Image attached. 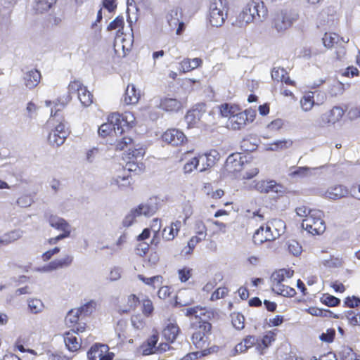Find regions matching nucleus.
I'll return each instance as SVG.
<instances>
[{
  "instance_id": "nucleus-10",
  "label": "nucleus",
  "mask_w": 360,
  "mask_h": 360,
  "mask_svg": "<svg viewBox=\"0 0 360 360\" xmlns=\"http://www.w3.org/2000/svg\"><path fill=\"white\" fill-rule=\"evenodd\" d=\"M162 140L174 146L182 145L187 141L185 134L177 129H170L162 134Z\"/></svg>"
},
{
  "instance_id": "nucleus-7",
  "label": "nucleus",
  "mask_w": 360,
  "mask_h": 360,
  "mask_svg": "<svg viewBox=\"0 0 360 360\" xmlns=\"http://www.w3.org/2000/svg\"><path fill=\"white\" fill-rule=\"evenodd\" d=\"M134 120V116L130 112H125L123 115L113 112L108 118V121L113 127V134L115 136L122 134L124 131V127L127 128Z\"/></svg>"
},
{
  "instance_id": "nucleus-33",
  "label": "nucleus",
  "mask_w": 360,
  "mask_h": 360,
  "mask_svg": "<svg viewBox=\"0 0 360 360\" xmlns=\"http://www.w3.org/2000/svg\"><path fill=\"white\" fill-rule=\"evenodd\" d=\"M22 236V231L21 230H13L8 233H5L0 237V245H6Z\"/></svg>"
},
{
  "instance_id": "nucleus-50",
  "label": "nucleus",
  "mask_w": 360,
  "mask_h": 360,
  "mask_svg": "<svg viewBox=\"0 0 360 360\" xmlns=\"http://www.w3.org/2000/svg\"><path fill=\"white\" fill-rule=\"evenodd\" d=\"M279 288L280 290L273 291L284 297H293L296 293L295 290L294 288H290L284 283L281 284V287Z\"/></svg>"
},
{
  "instance_id": "nucleus-8",
  "label": "nucleus",
  "mask_w": 360,
  "mask_h": 360,
  "mask_svg": "<svg viewBox=\"0 0 360 360\" xmlns=\"http://www.w3.org/2000/svg\"><path fill=\"white\" fill-rule=\"evenodd\" d=\"M69 134L68 129L64 122H60L54 129L49 134L48 141L53 146L58 147L63 145Z\"/></svg>"
},
{
  "instance_id": "nucleus-57",
  "label": "nucleus",
  "mask_w": 360,
  "mask_h": 360,
  "mask_svg": "<svg viewBox=\"0 0 360 360\" xmlns=\"http://www.w3.org/2000/svg\"><path fill=\"white\" fill-rule=\"evenodd\" d=\"M79 315H81L79 310L78 309H71L65 317V322L67 324H73L76 323L78 320Z\"/></svg>"
},
{
  "instance_id": "nucleus-60",
  "label": "nucleus",
  "mask_w": 360,
  "mask_h": 360,
  "mask_svg": "<svg viewBox=\"0 0 360 360\" xmlns=\"http://www.w3.org/2000/svg\"><path fill=\"white\" fill-rule=\"evenodd\" d=\"M245 317L240 314H234L232 316V324L233 327L238 330H241L244 328Z\"/></svg>"
},
{
  "instance_id": "nucleus-30",
  "label": "nucleus",
  "mask_w": 360,
  "mask_h": 360,
  "mask_svg": "<svg viewBox=\"0 0 360 360\" xmlns=\"http://www.w3.org/2000/svg\"><path fill=\"white\" fill-rule=\"evenodd\" d=\"M158 341V334L152 335L146 343L141 345L142 353L143 355H149L156 352L157 347H155Z\"/></svg>"
},
{
  "instance_id": "nucleus-17",
  "label": "nucleus",
  "mask_w": 360,
  "mask_h": 360,
  "mask_svg": "<svg viewBox=\"0 0 360 360\" xmlns=\"http://www.w3.org/2000/svg\"><path fill=\"white\" fill-rule=\"evenodd\" d=\"M199 164L201 165L200 172H202L214 165L219 159V153L215 150H210L209 153L200 155L198 157Z\"/></svg>"
},
{
  "instance_id": "nucleus-43",
  "label": "nucleus",
  "mask_w": 360,
  "mask_h": 360,
  "mask_svg": "<svg viewBox=\"0 0 360 360\" xmlns=\"http://www.w3.org/2000/svg\"><path fill=\"white\" fill-rule=\"evenodd\" d=\"M203 238H201L197 236H194L191 238V239L188 240L187 246H186L182 252H184L186 255H189L192 252L195 247L198 243L203 240Z\"/></svg>"
},
{
  "instance_id": "nucleus-19",
  "label": "nucleus",
  "mask_w": 360,
  "mask_h": 360,
  "mask_svg": "<svg viewBox=\"0 0 360 360\" xmlns=\"http://www.w3.org/2000/svg\"><path fill=\"white\" fill-rule=\"evenodd\" d=\"M23 79L27 88L34 89L40 82L41 73L36 69L31 70L25 74Z\"/></svg>"
},
{
  "instance_id": "nucleus-56",
  "label": "nucleus",
  "mask_w": 360,
  "mask_h": 360,
  "mask_svg": "<svg viewBox=\"0 0 360 360\" xmlns=\"http://www.w3.org/2000/svg\"><path fill=\"white\" fill-rule=\"evenodd\" d=\"M144 165L142 162L129 161L126 164V169L129 172H134L137 174L141 172L143 170Z\"/></svg>"
},
{
  "instance_id": "nucleus-18",
  "label": "nucleus",
  "mask_w": 360,
  "mask_h": 360,
  "mask_svg": "<svg viewBox=\"0 0 360 360\" xmlns=\"http://www.w3.org/2000/svg\"><path fill=\"white\" fill-rule=\"evenodd\" d=\"M248 123V116L245 113L236 112L229 119V126L233 130H240Z\"/></svg>"
},
{
  "instance_id": "nucleus-25",
  "label": "nucleus",
  "mask_w": 360,
  "mask_h": 360,
  "mask_svg": "<svg viewBox=\"0 0 360 360\" xmlns=\"http://www.w3.org/2000/svg\"><path fill=\"white\" fill-rule=\"evenodd\" d=\"M132 36H129V38L126 39L125 37H122V34L120 35L119 34H117L114 44L115 51H117L118 49L122 48L124 55H125L126 51H129L132 46Z\"/></svg>"
},
{
  "instance_id": "nucleus-53",
  "label": "nucleus",
  "mask_w": 360,
  "mask_h": 360,
  "mask_svg": "<svg viewBox=\"0 0 360 360\" xmlns=\"http://www.w3.org/2000/svg\"><path fill=\"white\" fill-rule=\"evenodd\" d=\"M138 278L145 284L153 286V288H155L154 284L155 283H161L162 279L161 276H155L150 278H146L141 274L138 275Z\"/></svg>"
},
{
  "instance_id": "nucleus-23",
  "label": "nucleus",
  "mask_w": 360,
  "mask_h": 360,
  "mask_svg": "<svg viewBox=\"0 0 360 360\" xmlns=\"http://www.w3.org/2000/svg\"><path fill=\"white\" fill-rule=\"evenodd\" d=\"M140 98V91H137L134 84H129L126 89L124 101L127 105L138 103Z\"/></svg>"
},
{
  "instance_id": "nucleus-59",
  "label": "nucleus",
  "mask_w": 360,
  "mask_h": 360,
  "mask_svg": "<svg viewBox=\"0 0 360 360\" xmlns=\"http://www.w3.org/2000/svg\"><path fill=\"white\" fill-rule=\"evenodd\" d=\"M255 8L257 9V13L259 14V15H257V22L262 21L267 16L266 8L262 1H257Z\"/></svg>"
},
{
  "instance_id": "nucleus-58",
  "label": "nucleus",
  "mask_w": 360,
  "mask_h": 360,
  "mask_svg": "<svg viewBox=\"0 0 360 360\" xmlns=\"http://www.w3.org/2000/svg\"><path fill=\"white\" fill-rule=\"evenodd\" d=\"M346 317L351 325L360 326V313L350 310L347 312Z\"/></svg>"
},
{
  "instance_id": "nucleus-1",
  "label": "nucleus",
  "mask_w": 360,
  "mask_h": 360,
  "mask_svg": "<svg viewBox=\"0 0 360 360\" xmlns=\"http://www.w3.org/2000/svg\"><path fill=\"white\" fill-rule=\"evenodd\" d=\"M75 93H77L78 98L84 107H88L93 103V95L88 91L86 86H84L80 81L74 80L69 84V94L65 96V100L61 101V98H60L53 102L54 105L51 109V116L57 117L58 112L64 108L65 105L71 101L70 95Z\"/></svg>"
},
{
  "instance_id": "nucleus-28",
  "label": "nucleus",
  "mask_w": 360,
  "mask_h": 360,
  "mask_svg": "<svg viewBox=\"0 0 360 360\" xmlns=\"http://www.w3.org/2000/svg\"><path fill=\"white\" fill-rule=\"evenodd\" d=\"M202 60L199 58L193 59L184 58L179 63V70L183 72H187L200 66Z\"/></svg>"
},
{
  "instance_id": "nucleus-24",
  "label": "nucleus",
  "mask_w": 360,
  "mask_h": 360,
  "mask_svg": "<svg viewBox=\"0 0 360 360\" xmlns=\"http://www.w3.org/2000/svg\"><path fill=\"white\" fill-rule=\"evenodd\" d=\"M180 329L176 323H169L162 330V335L166 340L173 342L177 338Z\"/></svg>"
},
{
  "instance_id": "nucleus-29",
  "label": "nucleus",
  "mask_w": 360,
  "mask_h": 360,
  "mask_svg": "<svg viewBox=\"0 0 360 360\" xmlns=\"http://www.w3.org/2000/svg\"><path fill=\"white\" fill-rule=\"evenodd\" d=\"M181 107V102L176 98H165L160 103V108L166 111H176Z\"/></svg>"
},
{
  "instance_id": "nucleus-5",
  "label": "nucleus",
  "mask_w": 360,
  "mask_h": 360,
  "mask_svg": "<svg viewBox=\"0 0 360 360\" xmlns=\"http://www.w3.org/2000/svg\"><path fill=\"white\" fill-rule=\"evenodd\" d=\"M309 213V215L302 220V227L313 235L323 233L326 230V224L322 218L323 212L314 210Z\"/></svg>"
},
{
  "instance_id": "nucleus-27",
  "label": "nucleus",
  "mask_w": 360,
  "mask_h": 360,
  "mask_svg": "<svg viewBox=\"0 0 360 360\" xmlns=\"http://www.w3.org/2000/svg\"><path fill=\"white\" fill-rule=\"evenodd\" d=\"M293 145V141L290 139L276 140L268 145L266 150L271 151L283 150L290 148Z\"/></svg>"
},
{
  "instance_id": "nucleus-11",
  "label": "nucleus",
  "mask_w": 360,
  "mask_h": 360,
  "mask_svg": "<svg viewBox=\"0 0 360 360\" xmlns=\"http://www.w3.org/2000/svg\"><path fill=\"white\" fill-rule=\"evenodd\" d=\"M255 188L260 193H275L278 195H282L285 191L284 187L282 185L272 180L258 181L255 184Z\"/></svg>"
},
{
  "instance_id": "nucleus-22",
  "label": "nucleus",
  "mask_w": 360,
  "mask_h": 360,
  "mask_svg": "<svg viewBox=\"0 0 360 360\" xmlns=\"http://www.w3.org/2000/svg\"><path fill=\"white\" fill-rule=\"evenodd\" d=\"M181 227V222L179 220L172 222L169 226L165 227L162 231V238L165 240H172L178 234Z\"/></svg>"
},
{
  "instance_id": "nucleus-3",
  "label": "nucleus",
  "mask_w": 360,
  "mask_h": 360,
  "mask_svg": "<svg viewBox=\"0 0 360 360\" xmlns=\"http://www.w3.org/2000/svg\"><path fill=\"white\" fill-rule=\"evenodd\" d=\"M298 18L299 14L296 9L286 7L275 13L273 26L278 32L284 31L290 27Z\"/></svg>"
},
{
  "instance_id": "nucleus-12",
  "label": "nucleus",
  "mask_w": 360,
  "mask_h": 360,
  "mask_svg": "<svg viewBox=\"0 0 360 360\" xmlns=\"http://www.w3.org/2000/svg\"><path fill=\"white\" fill-rule=\"evenodd\" d=\"M349 191L345 186L334 185L329 187L326 191H319V195L326 198L338 200L347 196Z\"/></svg>"
},
{
  "instance_id": "nucleus-16",
  "label": "nucleus",
  "mask_w": 360,
  "mask_h": 360,
  "mask_svg": "<svg viewBox=\"0 0 360 360\" xmlns=\"http://www.w3.org/2000/svg\"><path fill=\"white\" fill-rule=\"evenodd\" d=\"M49 225L62 231L60 235L68 238L71 233V226L64 219L55 215H51L48 219Z\"/></svg>"
},
{
  "instance_id": "nucleus-54",
  "label": "nucleus",
  "mask_w": 360,
  "mask_h": 360,
  "mask_svg": "<svg viewBox=\"0 0 360 360\" xmlns=\"http://www.w3.org/2000/svg\"><path fill=\"white\" fill-rule=\"evenodd\" d=\"M131 322L132 326L137 330H141L146 326L145 320L140 314L132 316L131 318Z\"/></svg>"
},
{
  "instance_id": "nucleus-14",
  "label": "nucleus",
  "mask_w": 360,
  "mask_h": 360,
  "mask_svg": "<svg viewBox=\"0 0 360 360\" xmlns=\"http://www.w3.org/2000/svg\"><path fill=\"white\" fill-rule=\"evenodd\" d=\"M205 111L204 103L197 104L193 109L188 110L185 116V120L188 127H192L200 121Z\"/></svg>"
},
{
  "instance_id": "nucleus-47",
  "label": "nucleus",
  "mask_w": 360,
  "mask_h": 360,
  "mask_svg": "<svg viewBox=\"0 0 360 360\" xmlns=\"http://www.w3.org/2000/svg\"><path fill=\"white\" fill-rule=\"evenodd\" d=\"M199 165L198 157H194L186 162L183 167L184 172L185 174H190L196 169Z\"/></svg>"
},
{
  "instance_id": "nucleus-44",
  "label": "nucleus",
  "mask_w": 360,
  "mask_h": 360,
  "mask_svg": "<svg viewBox=\"0 0 360 360\" xmlns=\"http://www.w3.org/2000/svg\"><path fill=\"white\" fill-rule=\"evenodd\" d=\"M124 24V18L122 16H118L115 20H113L112 22H110V23L108 26V30H115V29H119L117 34H120V33H121V34L122 35L123 32H121V30L123 29Z\"/></svg>"
},
{
  "instance_id": "nucleus-40",
  "label": "nucleus",
  "mask_w": 360,
  "mask_h": 360,
  "mask_svg": "<svg viewBox=\"0 0 360 360\" xmlns=\"http://www.w3.org/2000/svg\"><path fill=\"white\" fill-rule=\"evenodd\" d=\"M338 354L342 360H359L352 348L349 347H342Z\"/></svg>"
},
{
  "instance_id": "nucleus-61",
  "label": "nucleus",
  "mask_w": 360,
  "mask_h": 360,
  "mask_svg": "<svg viewBox=\"0 0 360 360\" xmlns=\"http://www.w3.org/2000/svg\"><path fill=\"white\" fill-rule=\"evenodd\" d=\"M98 134L103 137H105L113 133V127L111 124L108 121L107 123L103 124L98 128Z\"/></svg>"
},
{
  "instance_id": "nucleus-45",
  "label": "nucleus",
  "mask_w": 360,
  "mask_h": 360,
  "mask_svg": "<svg viewBox=\"0 0 360 360\" xmlns=\"http://www.w3.org/2000/svg\"><path fill=\"white\" fill-rule=\"evenodd\" d=\"M338 37L335 33H326L322 38L323 45L327 48H331L337 43Z\"/></svg>"
},
{
  "instance_id": "nucleus-31",
  "label": "nucleus",
  "mask_w": 360,
  "mask_h": 360,
  "mask_svg": "<svg viewBox=\"0 0 360 360\" xmlns=\"http://www.w3.org/2000/svg\"><path fill=\"white\" fill-rule=\"evenodd\" d=\"M109 350V347L105 344H95L91 347L90 349L87 352L88 359L90 360H94L97 357H100L103 355V353H107Z\"/></svg>"
},
{
  "instance_id": "nucleus-49",
  "label": "nucleus",
  "mask_w": 360,
  "mask_h": 360,
  "mask_svg": "<svg viewBox=\"0 0 360 360\" xmlns=\"http://www.w3.org/2000/svg\"><path fill=\"white\" fill-rule=\"evenodd\" d=\"M131 181L128 176H117L112 179L111 184L117 185L120 188L127 187Z\"/></svg>"
},
{
  "instance_id": "nucleus-64",
  "label": "nucleus",
  "mask_w": 360,
  "mask_h": 360,
  "mask_svg": "<svg viewBox=\"0 0 360 360\" xmlns=\"http://www.w3.org/2000/svg\"><path fill=\"white\" fill-rule=\"evenodd\" d=\"M335 335V330L333 328H329L326 332L320 335V340L326 342H332Z\"/></svg>"
},
{
  "instance_id": "nucleus-35",
  "label": "nucleus",
  "mask_w": 360,
  "mask_h": 360,
  "mask_svg": "<svg viewBox=\"0 0 360 360\" xmlns=\"http://www.w3.org/2000/svg\"><path fill=\"white\" fill-rule=\"evenodd\" d=\"M188 292L186 290L180 291L176 297L175 305L176 307H186L191 305L193 302V300L191 297L186 299L188 297Z\"/></svg>"
},
{
  "instance_id": "nucleus-13",
  "label": "nucleus",
  "mask_w": 360,
  "mask_h": 360,
  "mask_svg": "<svg viewBox=\"0 0 360 360\" xmlns=\"http://www.w3.org/2000/svg\"><path fill=\"white\" fill-rule=\"evenodd\" d=\"M293 275V271L281 269L274 272L271 276L272 290H280L281 284L290 278Z\"/></svg>"
},
{
  "instance_id": "nucleus-42",
  "label": "nucleus",
  "mask_w": 360,
  "mask_h": 360,
  "mask_svg": "<svg viewBox=\"0 0 360 360\" xmlns=\"http://www.w3.org/2000/svg\"><path fill=\"white\" fill-rule=\"evenodd\" d=\"M139 303V298L135 295H131L128 297L127 305L123 309H122V311L124 313L129 312L130 311L135 309Z\"/></svg>"
},
{
  "instance_id": "nucleus-52",
  "label": "nucleus",
  "mask_w": 360,
  "mask_h": 360,
  "mask_svg": "<svg viewBox=\"0 0 360 360\" xmlns=\"http://www.w3.org/2000/svg\"><path fill=\"white\" fill-rule=\"evenodd\" d=\"M311 168L308 167H299L291 172L290 176L292 177L303 178L309 174Z\"/></svg>"
},
{
  "instance_id": "nucleus-32",
  "label": "nucleus",
  "mask_w": 360,
  "mask_h": 360,
  "mask_svg": "<svg viewBox=\"0 0 360 360\" xmlns=\"http://www.w3.org/2000/svg\"><path fill=\"white\" fill-rule=\"evenodd\" d=\"M254 20L255 18L251 15V13H248L245 8L238 15L236 21L232 22V25L238 27H243Z\"/></svg>"
},
{
  "instance_id": "nucleus-46",
  "label": "nucleus",
  "mask_w": 360,
  "mask_h": 360,
  "mask_svg": "<svg viewBox=\"0 0 360 360\" xmlns=\"http://www.w3.org/2000/svg\"><path fill=\"white\" fill-rule=\"evenodd\" d=\"M241 161L236 160L233 155H230L226 160V167L228 170L239 171L241 167Z\"/></svg>"
},
{
  "instance_id": "nucleus-9",
  "label": "nucleus",
  "mask_w": 360,
  "mask_h": 360,
  "mask_svg": "<svg viewBox=\"0 0 360 360\" xmlns=\"http://www.w3.org/2000/svg\"><path fill=\"white\" fill-rule=\"evenodd\" d=\"M344 113L345 110L341 107L335 106L321 115L318 124L319 127H324L326 124H335L341 120Z\"/></svg>"
},
{
  "instance_id": "nucleus-26",
  "label": "nucleus",
  "mask_w": 360,
  "mask_h": 360,
  "mask_svg": "<svg viewBox=\"0 0 360 360\" xmlns=\"http://www.w3.org/2000/svg\"><path fill=\"white\" fill-rule=\"evenodd\" d=\"M300 104L302 110L304 112L310 111L316 105H319L318 102L315 101L314 92L309 91L306 93L300 99Z\"/></svg>"
},
{
  "instance_id": "nucleus-51",
  "label": "nucleus",
  "mask_w": 360,
  "mask_h": 360,
  "mask_svg": "<svg viewBox=\"0 0 360 360\" xmlns=\"http://www.w3.org/2000/svg\"><path fill=\"white\" fill-rule=\"evenodd\" d=\"M321 301L323 304L328 307H335L340 303V299L330 295H323L321 299Z\"/></svg>"
},
{
  "instance_id": "nucleus-55",
  "label": "nucleus",
  "mask_w": 360,
  "mask_h": 360,
  "mask_svg": "<svg viewBox=\"0 0 360 360\" xmlns=\"http://www.w3.org/2000/svg\"><path fill=\"white\" fill-rule=\"evenodd\" d=\"M287 75L286 70L283 68H274L271 72V77L274 80L282 82Z\"/></svg>"
},
{
  "instance_id": "nucleus-15",
  "label": "nucleus",
  "mask_w": 360,
  "mask_h": 360,
  "mask_svg": "<svg viewBox=\"0 0 360 360\" xmlns=\"http://www.w3.org/2000/svg\"><path fill=\"white\" fill-rule=\"evenodd\" d=\"M181 13L177 8L170 10L166 15L167 23L171 30H176V33L180 34L184 30V24L180 20Z\"/></svg>"
},
{
  "instance_id": "nucleus-63",
  "label": "nucleus",
  "mask_w": 360,
  "mask_h": 360,
  "mask_svg": "<svg viewBox=\"0 0 360 360\" xmlns=\"http://www.w3.org/2000/svg\"><path fill=\"white\" fill-rule=\"evenodd\" d=\"M288 250L294 256H297L302 252V247L296 240L288 242Z\"/></svg>"
},
{
  "instance_id": "nucleus-39",
  "label": "nucleus",
  "mask_w": 360,
  "mask_h": 360,
  "mask_svg": "<svg viewBox=\"0 0 360 360\" xmlns=\"http://www.w3.org/2000/svg\"><path fill=\"white\" fill-rule=\"evenodd\" d=\"M193 229L197 236L205 239L207 236V227L202 220H195L193 225Z\"/></svg>"
},
{
  "instance_id": "nucleus-20",
  "label": "nucleus",
  "mask_w": 360,
  "mask_h": 360,
  "mask_svg": "<svg viewBox=\"0 0 360 360\" xmlns=\"http://www.w3.org/2000/svg\"><path fill=\"white\" fill-rule=\"evenodd\" d=\"M64 342L68 349L70 352H76L81 347V342L75 335V330L66 332L64 334Z\"/></svg>"
},
{
  "instance_id": "nucleus-38",
  "label": "nucleus",
  "mask_w": 360,
  "mask_h": 360,
  "mask_svg": "<svg viewBox=\"0 0 360 360\" xmlns=\"http://www.w3.org/2000/svg\"><path fill=\"white\" fill-rule=\"evenodd\" d=\"M56 0H36L34 9L39 13L49 11L56 3Z\"/></svg>"
},
{
  "instance_id": "nucleus-36",
  "label": "nucleus",
  "mask_w": 360,
  "mask_h": 360,
  "mask_svg": "<svg viewBox=\"0 0 360 360\" xmlns=\"http://www.w3.org/2000/svg\"><path fill=\"white\" fill-rule=\"evenodd\" d=\"M73 261V257L70 255H65L64 257L54 259L52 262L56 270L63 269L70 266Z\"/></svg>"
},
{
  "instance_id": "nucleus-62",
  "label": "nucleus",
  "mask_w": 360,
  "mask_h": 360,
  "mask_svg": "<svg viewBox=\"0 0 360 360\" xmlns=\"http://www.w3.org/2000/svg\"><path fill=\"white\" fill-rule=\"evenodd\" d=\"M307 311L311 315L316 316H331L332 314L330 311L323 310L317 307H309Z\"/></svg>"
},
{
  "instance_id": "nucleus-2",
  "label": "nucleus",
  "mask_w": 360,
  "mask_h": 360,
  "mask_svg": "<svg viewBox=\"0 0 360 360\" xmlns=\"http://www.w3.org/2000/svg\"><path fill=\"white\" fill-rule=\"evenodd\" d=\"M284 228V221L275 219L271 222V225L267 224L265 227L260 226L254 233L253 241L257 245H261L266 241L274 240L283 232Z\"/></svg>"
},
{
  "instance_id": "nucleus-4",
  "label": "nucleus",
  "mask_w": 360,
  "mask_h": 360,
  "mask_svg": "<svg viewBox=\"0 0 360 360\" xmlns=\"http://www.w3.org/2000/svg\"><path fill=\"white\" fill-rule=\"evenodd\" d=\"M191 328L193 330L191 335L192 343L198 349L208 346V335L211 333L212 325L209 322H191Z\"/></svg>"
},
{
  "instance_id": "nucleus-41",
  "label": "nucleus",
  "mask_w": 360,
  "mask_h": 360,
  "mask_svg": "<svg viewBox=\"0 0 360 360\" xmlns=\"http://www.w3.org/2000/svg\"><path fill=\"white\" fill-rule=\"evenodd\" d=\"M220 114L222 117H231L233 115H234L238 108L237 106L231 105L229 103L222 104L220 108Z\"/></svg>"
},
{
  "instance_id": "nucleus-6",
  "label": "nucleus",
  "mask_w": 360,
  "mask_h": 360,
  "mask_svg": "<svg viewBox=\"0 0 360 360\" xmlns=\"http://www.w3.org/2000/svg\"><path fill=\"white\" fill-rule=\"evenodd\" d=\"M227 18V8L223 0H216L210 5L208 20L213 27H221Z\"/></svg>"
},
{
  "instance_id": "nucleus-48",
  "label": "nucleus",
  "mask_w": 360,
  "mask_h": 360,
  "mask_svg": "<svg viewBox=\"0 0 360 360\" xmlns=\"http://www.w3.org/2000/svg\"><path fill=\"white\" fill-rule=\"evenodd\" d=\"M96 302L94 300H91L82 305L81 307L78 308V310H79L81 315L83 314L84 316H87L94 311V310L96 309Z\"/></svg>"
},
{
  "instance_id": "nucleus-34",
  "label": "nucleus",
  "mask_w": 360,
  "mask_h": 360,
  "mask_svg": "<svg viewBox=\"0 0 360 360\" xmlns=\"http://www.w3.org/2000/svg\"><path fill=\"white\" fill-rule=\"evenodd\" d=\"M198 307V312L195 314V319L191 322H209L208 320L213 316V313L205 308Z\"/></svg>"
},
{
  "instance_id": "nucleus-37",
  "label": "nucleus",
  "mask_w": 360,
  "mask_h": 360,
  "mask_svg": "<svg viewBox=\"0 0 360 360\" xmlns=\"http://www.w3.org/2000/svg\"><path fill=\"white\" fill-rule=\"evenodd\" d=\"M28 308L31 313L39 314L44 309V304L39 299L32 298L27 301Z\"/></svg>"
},
{
  "instance_id": "nucleus-21",
  "label": "nucleus",
  "mask_w": 360,
  "mask_h": 360,
  "mask_svg": "<svg viewBox=\"0 0 360 360\" xmlns=\"http://www.w3.org/2000/svg\"><path fill=\"white\" fill-rule=\"evenodd\" d=\"M134 210L135 212H136L137 214H139V217H150L153 215L158 210V205L155 202H153L152 200H150L146 202L140 204Z\"/></svg>"
}]
</instances>
